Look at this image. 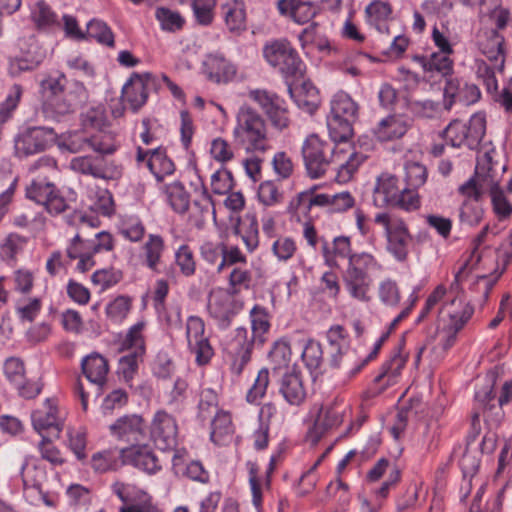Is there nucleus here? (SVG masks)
Returning <instances> with one entry per match:
<instances>
[{
	"instance_id": "nucleus-1",
	"label": "nucleus",
	"mask_w": 512,
	"mask_h": 512,
	"mask_svg": "<svg viewBox=\"0 0 512 512\" xmlns=\"http://www.w3.org/2000/svg\"><path fill=\"white\" fill-rule=\"evenodd\" d=\"M236 122L234 139L244 145L247 152L264 153L269 149L266 122L255 109L242 105L237 112Z\"/></svg>"
},
{
	"instance_id": "nucleus-2",
	"label": "nucleus",
	"mask_w": 512,
	"mask_h": 512,
	"mask_svg": "<svg viewBox=\"0 0 512 512\" xmlns=\"http://www.w3.org/2000/svg\"><path fill=\"white\" fill-rule=\"evenodd\" d=\"M379 267L380 265L377 260L370 253L361 252L350 259L342 273V279L346 290L352 298L362 302L369 301L372 280L368 275V271Z\"/></svg>"
},
{
	"instance_id": "nucleus-3",
	"label": "nucleus",
	"mask_w": 512,
	"mask_h": 512,
	"mask_svg": "<svg viewBox=\"0 0 512 512\" xmlns=\"http://www.w3.org/2000/svg\"><path fill=\"white\" fill-rule=\"evenodd\" d=\"M358 104L343 91L331 100V111L327 117L329 135L333 141L344 142L352 135V125L358 117Z\"/></svg>"
},
{
	"instance_id": "nucleus-4",
	"label": "nucleus",
	"mask_w": 512,
	"mask_h": 512,
	"mask_svg": "<svg viewBox=\"0 0 512 512\" xmlns=\"http://www.w3.org/2000/svg\"><path fill=\"white\" fill-rule=\"evenodd\" d=\"M342 142L326 141L312 134L302 146V155L308 175L317 179L322 177L333 165L337 151Z\"/></svg>"
},
{
	"instance_id": "nucleus-5",
	"label": "nucleus",
	"mask_w": 512,
	"mask_h": 512,
	"mask_svg": "<svg viewBox=\"0 0 512 512\" xmlns=\"http://www.w3.org/2000/svg\"><path fill=\"white\" fill-rule=\"evenodd\" d=\"M230 189L231 191L226 197V207L232 211L229 216V225L236 235L241 236L246 249L249 252H253L259 245L257 219L254 215L247 214L245 218L241 220L238 213L242 211L245 206L244 196L240 191H232V185Z\"/></svg>"
},
{
	"instance_id": "nucleus-6",
	"label": "nucleus",
	"mask_w": 512,
	"mask_h": 512,
	"mask_svg": "<svg viewBox=\"0 0 512 512\" xmlns=\"http://www.w3.org/2000/svg\"><path fill=\"white\" fill-rule=\"evenodd\" d=\"M374 222L384 228L387 249L398 261H404L408 255L411 235L405 222L392 214L381 212L375 215Z\"/></svg>"
},
{
	"instance_id": "nucleus-7",
	"label": "nucleus",
	"mask_w": 512,
	"mask_h": 512,
	"mask_svg": "<svg viewBox=\"0 0 512 512\" xmlns=\"http://www.w3.org/2000/svg\"><path fill=\"white\" fill-rule=\"evenodd\" d=\"M266 61L278 68L285 77L302 75L303 62L296 50L286 40H275L263 49Z\"/></svg>"
},
{
	"instance_id": "nucleus-8",
	"label": "nucleus",
	"mask_w": 512,
	"mask_h": 512,
	"mask_svg": "<svg viewBox=\"0 0 512 512\" xmlns=\"http://www.w3.org/2000/svg\"><path fill=\"white\" fill-rule=\"evenodd\" d=\"M57 133L53 128L44 126L28 127L15 138V153L18 157H27L41 153L55 142Z\"/></svg>"
},
{
	"instance_id": "nucleus-9",
	"label": "nucleus",
	"mask_w": 512,
	"mask_h": 512,
	"mask_svg": "<svg viewBox=\"0 0 512 512\" xmlns=\"http://www.w3.org/2000/svg\"><path fill=\"white\" fill-rule=\"evenodd\" d=\"M72 171L95 179L117 180L122 176V166L114 161H107L102 156L84 155L70 160Z\"/></svg>"
},
{
	"instance_id": "nucleus-10",
	"label": "nucleus",
	"mask_w": 512,
	"mask_h": 512,
	"mask_svg": "<svg viewBox=\"0 0 512 512\" xmlns=\"http://www.w3.org/2000/svg\"><path fill=\"white\" fill-rule=\"evenodd\" d=\"M248 95L262 109L275 129L282 131L288 128L290 124L288 109L284 100L276 93L264 89H255L251 90Z\"/></svg>"
},
{
	"instance_id": "nucleus-11",
	"label": "nucleus",
	"mask_w": 512,
	"mask_h": 512,
	"mask_svg": "<svg viewBox=\"0 0 512 512\" xmlns=\"http://www.w3.org/2000/svg\"><path fill=\"white\" fill-rule=\"evenodd\" d=\"M25 196L27 199L43 205L52 216L59 215L68 208L65 198L51 182L33 180L26 187Z\"/></svg>"
},
{
	"instance_id": "nucleus-12",
	"label": "nucleus",
	"mask_w": 512,
	"mask_h": 512,
	"mask_svg": "<svg viewBox=\"0 0 512 512\" xmlns=\"http://www.w3.org/2000/svg\"><path fill=\"white\" fill-rule=\"evenodd\" d=\"M109 432L118 441L137 445L147 439V425L139 414H126L117 418L110 426Z\"/></svg>"
},
{
	"instance_id": "nucleus-13",
	"label": "nucleus",
	"mask_w": 512,
	"mask_h": 512,
	"mask_svg": "<svg viewBox=\"0 0 512 512\" xmlns=\"http://www.w3.org/2000/svg\"><path fill=\"white\" fill-rule=\"evenodd\" d=\"M253 339L245 327H238L230 333L226 343V352L232 358L230 370L240 375L244 366L250 361Z\"/></svg>"
},
{
	"instance_id": "nucleus-14",
	"label": "nucleus",
	"mask_w": 512,
	"mask_h": 512,
	"mask_svg": "<svg viewBox=\"0 0 512 512\" xmlns=\"http://www.w3.org/2000/svg\"><path fill=\"white\" fill-rule=\"evenodd\" d=\"M178 426L176 419L165 410L154 414L150 425V437L162 451L172 450L177 445Z\"/></svg>"
},
{
	"instance_id": "nucleus-15",
	"label": "nucleus",
	"mask_w": 512,
	"mask_h": 512,
	"mask_svg": "<svg viewBox=\"0 0 512 512\" xmlns=\"http://www.w3.org/2000/svg\"><path fill=\"white\" fill-rule=\"evenodd\" d=\"M205 325L198 316H189L186 323V337L191 352L198 365L207 364L213 356V348L204 335Z\"/></svg>"
},
{
	"instance_id": "nucleus-16",
	"label": "nucleus",
	"mask_w": 512,
	"mask_h": 512,
	"mask_svg": "<svg viewBox=\"0 0 512 512\" xmlns=\"http://www.w3.org/2000/svg\"><path fill=\"white\" fill-rule=\"evenodd\" d=\"M497 152L490 149L478 158L475 176L488 192L500 189V183L506 171V165L496 159Z\"/></svg>"
},
{
	"instance_id": "nucleus-17",
	"label": "nucleus",
	"mask_w": 512,
	"mask_h": 512,
	"mask_svg": "<svg viewBox=\"0 0 512 512\" xmlns=\"http://www.w3.org/2000/svg\"><path fill=\"white\" fill-rule=\"evenodd\" d=\"M345 410L346 407L337 401L321 407L313 427L308 431V440L315 445L328 430L338 427L343 421Z\"/></svg>"
},
{
	"instance_id": "nucleus-18",
	"label": "nucleus",
	"mask_w": 512,
	"mask_h": 512,
	"mask_svg": "<svg viewBox=\"0 0 512 512\" xmlns=\"http://www.w3.org/2000/svg\"><path fill=\"white\" fill-rule=\"evenodd\" d=\"M122 464L131 465L149 475L161 470V464L153 449L144 442L121 449Z\"/></svg>"
},
{
	"instance_id": "nucleus-19",
	"label": "nucleus",
	"mask_w": 512,
	"mask_h": 512,
	"mask_svg": "<svg viewBox=\"0 0 512 512\" xmlns=\"http://www.w3.org/2000/svg\"><path fill=\"white\" fill-rule=\"evenodd\" d=\"M334 157L335 159L330 169L336 173L335 179L339 183L348 182L366 159V156L363 154L353 151L347 141L342 142Z\"/></svg>"
},
{
	"instance_id": "nucleus-20",
	"label": "nucleus",
	"mask_w": 512,
	"mask_h": 512,
	"mask_svg": "<svg viewBox=\"0 0 512 512\" xmlns=\"http://www.w3.org/2000/svg\"><path fill=\"white\" fill-rule=\"evenodd\" d=\"M88 99V91L83 83L74 81L56 97L50 99L49 105L58 115L73 113Z\"/></svg>"
},
{
	"instance_id": "nucleus-21",
	"label": "nucleus",
	"mask_w": 512,
	"mask_h": 512,
	"mask_svg": "<svg viewBox=\"0 0 512 512\" xmlns=\"http://www.w3.org/2000/svg\"><path fill=\"white\" fill-rule=\"evenodd\" d=\"M218 396L214 390L210 388L203 389L200 395L199 410L203 419L206 418L205 413L211 408H215V415L211 421L210 440L217 446L224 443V412L217 408Z\"/></svg>"
},
{
	"instance_id": "nucleus-22",
	"label": "nucleus",
	"mask_w": 512,
	"mask_h": 512,
	"mask_svg": "<svg viewBox=\"0 0 512 512\" xmlns=\"http://www.w3.org/2000/svg\"><path fill=\"white\" fill-rule=\"evenodd\" d=\"M152 75L150 73H133L122 88V98L130 108L136 112L146 102L149 95V86Z\"/></svg>"
},
{
	"instance_id": "nucleus-23",
	"label": "nucleus",
	"mask_w": 512,
	"mask_h": 512,
	"mask_svg": "<svg viewBox=\"0 0 512 512\" xmlns=\"http://www.w3.org/2000/svg\"><path fill=\"white\" fill-rule=\"evenodd\" d=\"M444 96L445 109L449 110L455 101L464 105L476 103L481 97V92L478 86L473 83L464 82L457 78H449L444 88Z\"/></svg>"
},
{
	"instance_id": "nucleus-24",
	"label": "nucleus",
	"mask_w": 512,
	"mask_h": 512,
	"mask_svg": "<svg viewBox=\"0 0 512 512\" xmlns=\"http://www.w3.org/2000/svg\"><path fill=\"white\" fill-rule=\"evenodd\" d=\"M47 407L37 409L31 414L33 428L41 435L59 438L63 430V422L57 416V409L46 400Z\"/></svg>"
},
{
	"instance_id": "nucleus-25",
	"label": "nucleus",
	"mask_w": 512,
	"mask_h": 512,
	"mask_svg": "<svg viewBox=\"0 0 512 512\" xmlns=\"http://www.w3.org/2000/svg\"><path fill=\"white\" fill-rule=\"evenodd\" d=\"M402 188L399 179L390 174L382 173L377 177L373 189V203L376 207L392 206L397 201Z\"/></svg>"
},
{
	"instance_id": "nucleus-26",
	"label": "nucleus",
	"mask_w": 512,
	"mask_h": 512,
	"mask_svg": "<svg viewBox=\"0 0 512 512\" xmlns=\"http://www.w3.org/2000/svg\"><path fill=\"white\" fill-rule=\"evenodd\" d=\"M448 314L449 320L444 325L441 335L444 336V350L450 349L457 337V333L464 327L473 314V308L469 305H464L459 310L449 311L448 305H445L442 312Z\"/></svg>"
},
{
	"instance_id": "nucleus-27",
	"label": "nucleus",
	"mask_w": 512,
	"mask_h": 512,
	"mask_svg": "<svg viewBox=\"0 0 512 512\" xmlns=\"http://www.w3.org/2000/svg\"><path fill=\"white\" fill-rule=\"evenodd\" d=\"M477 44L480 52L490 61L496 62L499 73L505 67L504 37L502 34H478Z\"/></svg>"
},
{
	"instance_id": "nucleus-28",
	"label": "nucleus",
	"mask_w": 512,
	"mask_h": 512,
	"mask_svg": "<svg viewBox=\"0 0 512 512\" xmlns=\"http://www.w3.org/2000/svg\"><path fill=\"white\" fill-rule=\"evenodd\" d=\"M322 254L326 265L331 268H337L339 267V259H347L349 263L350 259L357 256L358 253L352 252L349 237L338 236L335 237L331 243L327 241L323 242Z\"/></svg>"
},
{
	"instance_id": "nucleus-29",
	"label": "nucleus",
	"mask_w": 512,
	"mask_h": 512,
	"mask_svg": "<svg viewBox=\"0 0 512 512\" xmlns=\"http://www.w3.org/2000/svg\"><path fill=\"white\" fill-rule=\"evenodd\" d=\"M277 8L281 15L290 16L298 24L309 23L316 16V7L309 1L278 0Z\"/></svg>"
},
{
	"instance_id": "nucleus-30",
	"label": "nucleus",
	"mask_w": 512,
	"mask_h": 512,
	"mask_svg": "<svg viewBox=\"0 0 512 512\" xmlns=\"http://www.w3.org/2000/svg\"><path fill=\"white\" fill-rule=\"evenodd\" d=\"M81 368L87 380L96 384L99 389L106 383L109 365L106 358L101 354L92 353L84 357L81 362Z\"/></svg>"
},
{
	"instance_id": "nucleus-31",
	"label": "nucleus",
	"mask_w": 512,
	"mask_h": 512,
	"mask_svg": "<svg viewBox=\"0 0 512 512\" xmlns=\"http://www.w3.org/2000/svg\"><path fill=\"white\" fill-rule=\"evenodd\" d=\"M409 123L401 115H389L379 121L373 132L378 140L390 141L401 138L408 130Z\"/></svg>"
},
{
	"instance_id": "nucleus-32",
	"label": "nucleus",
	"mask_w": 512,
	"mask_h": 512,
	"mask_svg": "<svg viewBox=\"0 0 512 512\" xmlns=\"http://www.w3.org/2000/svg\"><path fill=\"white\" fill-rule=\"evenodd\" d=\"M327 341L331 354L330 364L334 368L340 367L341 358L349 348L348 335L341 325L331 326L327 331Z\"/></svg>"
},
{
	"instance_id": "nucleus-33",
	"label": "nucleus",
	"mask_w": 512,
	"mask_h": 512,
	"mask_svg": "<svg viewBox=\"0 0 512 512\" xmlns=\"http://www.w3.org/2000/svg\"><path fill=\"white\" fill-rule=\"evenodd\" d=\"M288 91L290 96L294 98L296 105L303 111L313 114L317 110L320 104L319 93L317 88L311 83L304 82L297 89H293L291 85H288Z\"/></svg>"
},
{
	"instance_id": "nucleus-34",
	"label": "nucleus",
	"mask_w": 512,
	"mask_h": 512,
	"mask_svg": "<svg viewBox=\"0 0 512 512\" xmlns=\"http://www.w3.org/2000/svg\"><path fill=\"white\" fill-rule=\"evenodd\" d=\"M147 168L157 182L163 181L166 176L172 175L175 171L174 162L167 156L166 149L162 147L152 149L147 160Z\"/></svg>"
},
{
	"instance_id": "nucleus-35",
	"label": "nucleus",
	"mask_w": 512,
	"mask_h": 512,
	"mask_svg": "<svg viewBox=\"0 0 512 512\" xmlns=\"http://www.w3.org/2000/svg\"><path fill=\"white\" fill-rule=\"evenodd\" d=\"M280 393L290 405H300L306 397L300 376L296 373L285 374L281 381Z\"/></svg>"
},
{
	"instance_id": "nucleus-36",
	"label": "nucleus",
	"mask_w": 512,
	"mask_h": 512,
	"mask_svg": "<svg viewBox=\"0 0 512 512\" xmlns=\"http://www.w3.org/2000/svg\"><path fill=\"white\" fill-rule=\"evenodd\" d=\"M406 361L407 356L403 354V344H399L390 359L382 365L381 372L376 376L375 381L380 382L382 379L387 378V385L394 384Z\"/></svg>"
},
{
	"instance_id": "nucleus-37",
	"label": "nucleus",
	"mask_w": 512,
	"mask_h": 512,
	"mask_svg": "<svg viewBox=\"0 0 512 512\" xmlns=\"http://www.w3.org/2000/svg\"><path fill=\"white\" fill-rule=\"evenodd\" d=\"M164 240L158 234H149L148 239L142 247L144 265L153 272H159L158 266L164 252Z\"/></svg>"
},
{
	"instance_id": "nucleus-38",
	"label": "nucleus",
	"mask_w": 512,
	"mask_h": 512,
	"mask_svg": "<svg viewBox=\"0 0 512 512\" xmlns=\"http://www.w3.org/2000/svg\"><path fill=\"white\" fill-rule=\"evenodd\" d=\"M413 59L425 72H436L446 77L453 71V61L448 55L434 52L429 57L416 55Z\"/></svg>"
},
{
	"instance_id": "nucleus-39",
	"label": "nucleus",
	"mask_w": 512,
	"mask_h": 512,
	"mask_svg": "<svg viewBox=\"0 0 512 512\" xmlns=\"http://www.w3.org/2000/svg\"><path fill=\"white\" fill-rule=\"evenodd\" d=\"M20 474L23 482V489L26 492L35 491L38 495L46 497V492L43 491L42 482L45 478L43 469L38 468L36 465H30L27 460L21 466Z\"/></svg>"
},
{
	"instance_id": "nucleus-40",
	"label": "nucleus",
	"mask_w": 512,
	"mask_h": 512,
	"mask_svg": "<svg viewBox=\"0 0 512 512\" xmlns=\"http://www.w3.org/2000/svg\"><path fill=\"white\" fill-rule=\"evenodd\" d=\"M122 464L121 449H107L96 452L91 458V467L98 473L117 469Z\"/></svg>"
},
{
	"instance_id": "nucleus-41",
	"label": "nucleus",
	"mask_w": 512,
	"mask_h": 512,
	"mask_svg": "<svg viewBox=\"0 0 512 512\" xmlns=\"http://www.w3.org/2000/svg\"><path fill=\"white\" fill-rule=\"evenodd\" d=\"M89 142L90 149L100 155H111L115 153L119 147L115 134L103 129L89 136Z\"/></svg>"
},
{
	"instance_id": "nucleus-42",
	"label": "nucleus",
	"mask_w": 512,
	"mask_h": 512,
	"mask_svg": "<svg viewBox=\"0 0 512 512\" xmlns=\"http://www.w3.org/2000/svg\"><path fill=\"white\" fill-rule=\"evenodd\" d=\"M20 53L28 56L33 63L40 64L47 55V49L39 44L36 34H24L18 39Z\"/></svg>"
},
{
	"instance_id": "nucleus-43",
	"label": "nucleus",
	"mask_w": 512,
	"mask_h": 512,
	"mask_svg": "<svg viewBox=\"0 0 512 512\" xmlns=\"http://www.w3.org/2000/svg\"><path fill=\"white\" fill-rule=\"evenodd\" d=\"M166 194L170 206L176 213L183 214L188 210L190 195L182 183L174 182L168 185Z\"/></svg>"
},
{
	"instance_id": "nucleus-44",
	"label": "nucleus",
	"mask_w": 512,
	"mask_h": 512,
	"mask_svg": "<svg viewBox=\"0 0 512 512\" xmlns=\"http://www.w3.org/2000/svg\"><path fill=\"white\" fill-rule=\"evenodd\" d=\"M475 72L479 80L482 81L488 93H496L498 90V82L496 79V62L489 65L482 59L475 60Z\"/></svg>"
},
{
	"instance_id": "nucleus-45",
	"label": "nucleus",
	"mask_w": 512,
	"mask_h": 512,
	"mask_svg": "<svg viewBox=\"0 0 512 512\" xmlns=\"http://www.w3.org/2000/svg\"><path fill=\"white\" fill-rule=\"evenodd\" d=\"M480 465L479 454L477 451H465L461 460H460V468L463 474V484L462 489L466 488L467 493L470 492L471 489V481L472 478L478 471Z\"/></svg>"
},
{
	"instance_id": "nucleus-46",
	"label": "nucleus",
	"mask_w": 512,
	"mask_h": 512,
	"mask_svg": "<svg viewBox=\"0 0 512 512\" xmlns=\"http://www.w3.org/2000/svg\"><path fill=\"white\" fill-rule=\"evenodd\" d=\"M22 95L23 88L21 85L14 84L9 88L5 99L0 103V123H5L12 117Z\"/></svg>"
},
{
	"instance_id": "nucleus-47",
	"label": "nucleus",
	"mask_w": 512,
	"mask_h": 512,
	"mask_svg": "<svg viewBox=\"0 0 512 512\" xmlns=\"http://www.w3.org/2000/svg\"><path fill=\"white\" fill-rule=\"evenodd\" d=\"M467 132L466 123L453 121L447 126L443 134L445 140L450 143L452 147L465 146L470 149V141Z\"/></svg>"
},
{
	"instance_id": "nucleus-48",
	"label": "nucleus",
	"mask_w": 512,
	"mask_h": 512,
	"mask_svg": "<svg viewBox=\"0 0 512 512\" xmlns=\"http://www.w3.org/2000/svg\"><path fill=\"white\" fill-rule=\"evenodd\" d=\"M484 210L481 204L475 200L465 199L459 209V219L464 225L475 226L483 218Z\"/></svg>"
},
{
	"instance_id": "nucleus-49",
	"label": "nucleus",
	"mask_w": 512,
	"mask_h": 512,
	"mask_svg": "<svg viewBox=\"0 0 512 512\" xmlns=\"http://www.w3.org/2000/svg\"><path fill=\"white\" fill-rule=\"evenodd\" d=\"M32 19L39 29L51 28L58 23L57 14L44 0H39L35 4Z\"/></svg>"
},
{
	"instance_id": "nucleus-50",
	"label": "nucleus",
	"mask_w": 512,
	"mask_h": 512,
	"mask_svg": "<svg viewBox=\"0 0 512 512\" xmlns=\"http://www.w3.org/2000/svg\"><path fill=\"white\" fill-rule=\"evenodd\" d=\"M155 17L159 21L161 28L165 31L174 32L181 30L185 24V19L179 12L166 7H158Z\"/></svg>"
},
{
	"instance_id": "nucleus-51",
	"label": "nucleus",
	"mask_w": 512,
	"mask_h": 512,
	"mask_svg": "<svg viewBox=\"0 0 512 512\" xmlns=\"http://www.w3.org/2000/svg\"><path fill=\"white\" fill-rule=\"evenodd\" d=\"M144 322H137L128 330L125 338L122 341V347L139 354L145 353V341L142 335L144 329Z\"/></svg>"
},
{
	"instance_id": "nucleus-52",
	"label": "nucleus",
	"mask_w": 512,
	"mask_h": 512,
	"mask_svg": "<svg viewBox=\"0 0 512 512\" xmlns=\"http://www.w3.org/2000/svg\"><path fill=\"white\" fill-rule=\"evenodd\" d=\"M271 251L281 262L290 260L297 251L295 240L289 236H278L272 241Z\"/></svg>"
},
{
	"instance_id": "nucleus-53",
	"label": "nucleus",
	"mask_w": 512,
	"mask_h": 512,
	"mask_svg": "<svg viewBox=\"0 0 512 512\" xmlns=\"http://www.w3.org/2000/svg\"><path fill=\"white\" fill-rule=\"evenodd\" d=\"M468 136L470 141V149H475L486 132V119L484 114L476 113L471 116L469 122L466 124Z\"/></svg>"
},
{
	"instance_id": "nucleus-54",
	"label": "nucleus",
	"mask_w": 512,
	"mask_h": 512,
	"mask_svg": "<svg viewBox=\"0 0 512 512\" xmlns=\"http://www.w3.org/2000/svg\"><path fill=\"white\" fill-rule=\"evenodd\" d=\"M120 233L131 242H138L145 234V227L138 217L128 216L121 222Z\"/></svg>"
},
{
	"instance_id": "nucleus-55",
	"label": "nucleus",
	"mask_w": 512,
	"mask_h": 512,
	"mask_svg": "<svg viewBox=\"0 0 512 512\" xmlns=\"http://www.w3.org/2000/svg\"><path fill=\"white\" fill-rule=\"evenodd\" d=\"M405 179L409 187L414 189L421 187L427 180L426 167L419 162L408 161L405 164Z\"/></svg>"
},
{
	"instance_id": "nucleus-56",
	"label": "nucleus",
	"mask_w": 512,
	"mask_h": 512,
	"mask_svg": "<svg viewBox=\"0 0 512 512\" xmlns=\"http://www.w3.org/2000/svg\"><path fill=\"white\" fill-rule=\"evenodd\" d=\"M216 0H192V10L198 24L207 26L214 18Z\"/></svg>"
},
{
	"instance_id": "nucleus-57",
	"label": "nucleus",
	"mask_w": 512,
	"mask_h": 512,
	"mask_svg": "<svg viewBox=\"0 0 512 512\" xmlns=\"http://www.w3.org/2000/svg\"><path fill=\"white\" fill-rule=\"evenodd\" d=\"M409 106L412 113L421 118L433 119L441 113V104L430 99L412 100Z\"/></svg>"
},
{
	"instance_id": "nucleus-58",
	"label": "nucleus",
	"mask_w": 512,
	"mask_h": 512,
	"mask_svg": "<svg viewBox=\"0 0 512 512\" xmlns=\"http://www.w3.org/2000/svg\"><path fill=\"white\" fill-rule=\"evenodd\" d=\"M491 197L492 209L497 218L502 221L510 218L512 215V204L504 195L503 190L496 189L488 192Z\"/></svg>"
},
{
	"instance_id": "nucleus-59",
	"label": "nucleus",
	"mask_w": 512,
	"mask_h": 512,
	"mask_svg": "<svg viewBox=\"0 0 512 512\" xmlns=\"http://www.w3.org/2000/svg\"><path fill=\"white\" fill-rule=\"evenodd\" d=\"M106 114L103 106H91L81 114V122L85 128L103 129L106 124Z\"/></svg>"
},
{
	"instance_id": "nucleus-60",
	"label": "nucleus",
	"mask_w": 512,
	"mask_h": 512,
	"mask_svg": "<svg viewBox=\"0 0 512 512\" xmlns=\"http://www.w3.org/2000/svg\"><path fill=\"white\" fill-rule=\"evenodd\" d=\"M123 274L120 270L114 268L100 269L91 276V281L95 285H100L102 290H106L121 281Z\"/></svg>"
},
{
	"instance_id": "nucleus-61",
	"label": "nucleus",
	"mask_w": 512,
	"mask_h": 512,
	"mask_svg": "<svg viewBox=\"0 0 512 512\" xmlns=\"http://www.w3.org/2000/svg\"><path fill=\"white\" fill-rule=\"evenodd\" d=\"M92 252L90 239H84L80 233H77L68 243L66 255L70 260H76L78 257H84Z\"/></svg>"
},
{
	"instance_id": "nucleus-62",
	"label": "nucleus",
	"mask_w": 512,
	"mask_h": 512,
	"mask_svg": "<svg viewBox=\"0 0 512 512\" xmlns=\"http://www.w3.org/2000/svg\"><path fill=\"white\" fill-rule=\"evenodd\" d=\"M3 371L6 379L14 386L25 377L24 362L18 357H9L4 362Z\"/></svg>"
},
{
	"instance_id": "nucleus-63",
	"label": "nucleus",
	"mask_w": 512,
	"mask_h": 512,
	"mask_svg": "<svg viewBox=\"0 0 512 512\" xmlns=\"http://www.w3.org/2000/svg\"><path fill=\"white\" fill-rule=\"evenodd\" d=\"M144 354L128 352L119 360V370L125 382H130L136 374L139 363L142 361Z\"/></svg>"
},
{
	"instance_id": "nucleus-64",
	"label": "nucleus",
	"mask_w": 512,
	"mask_h": 512,
	"mask_svg": "<svg viewBox=\"0 0 512 512\" xmlns=\"http://www.w3.org/2000/svg\"><path fill=\"white\" fill-rule=\"evenodd\" d=\"M282 193L273 181H264L258 188V199L265 206H273L281 202Z\"/></svg>"
}]
</instances>
